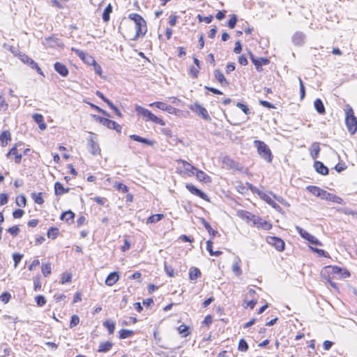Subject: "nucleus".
Instances as JSON below:
<instances>
[{
  "label": "nucleus",
  "instance_id": "obj_11",
  "mask_svg": "<svg viewBox=\"0 0 357 357\" xmlns=\"http://www.w3.org/2000/svg\"><path fill=\"white\" fill-rule=\"evenodd\" d=\"M266 241L279 252L284 250V241L279 237L268 236L266 238Z\"/></svg>",
  "mask_w": 357,
  "mask_h": 357
},
{
  "label": "nucleus",
  "instance_id": "obj_40",
  "mask_svg": "<svg viewBox=\"0 0 357 357\" xmlns=\"http://www.w3.org/2000/svg\"><path fill=\"white\" fill-rule=\"evenodd\" d=\"M60 234V231L58 227H51L47 231V236L49 238L52 240L56 238Z\"/></svg>",
  "mask_w": 357,
  "mask_h": 357
},
{
  "label": "nucleus",
  "instance_id": "obj_16",
  "mask_svg": "<svg viewBox=\"0 0 357 357\" xmlns=\"http://www.w3.org/2000/svg\"><path fill=\"white\" fill-rule=\"evenodd\" d=\"M250 58L252 63L255 66L257 71L262 70V66H266L270 63V60L267 58L260 57L256 58L252 53H250Z\"/></svg>",
  "mask_w": 357,
  "mask_h": 357
},
{
  "label": "nucleus",
  "instance_id": "obj_15",
  "mask_svg": "<svg viewBox=\"0 0 357 357\" xmlns=\"http://www.w3.org/2000/svg\"><path fill=\"white\" fill-rule=\"evenodd\" d=\"M71 50L74 52L79 59L86 65L91 66L95 60L94 57L88 53L83 52L79 49L72 47Z\"/></svg>",
  "mask_w": 357,
  "mask_h": 357
},
{
  "label": "nucleus",
  "instance_id": "obj_58",
  "mask_svg": "<svg viewBox=\"0 0 357 357\" xmlns=\"http://www.w3.org/2000/svg\"><path fill=\"white\" fill-rule=\"evenodd\" d=\"M79 323V317L77 314H74L71 317V319L70 321L69 327L70 328H73L75 326H77Z\"/></svg>",
  "mask_w": 357,
  "mask_h": 357
},
{
  "label": "nucleus",
  "instance_id": "obj_64",
  "mask_svg": "<svg viewBox=\"0 0 357 357\" xmlns=\"http://www.w3.org/2000/svg\"><path fill=\"white\" fill-rule=\"evenodd\" d=\"M347 168V165L344 162H338L334 167L335 171L340 173Z\"/></svg>",
  "mask_w": 357,
  "mask_h": 357
},
{
  "label": "nucleus",
  "instance_id": "obj_33",
  "mask_svg": "<svg viewBox=\"0 0 357 357\" xmlns=\"http://www.w3.org/2000/svg\"><path fill=\"white\" fill-rule=\"evenodd\" d=\"M130 137L135 141V142H141V143H143V144H147V145H149V146H153L154 145V143L155 142L154 141H152V140H150V139H148L146 138H144V137H142L137 135H131L130 136Z\"/></svg>",
  "mask_w": 357,
  "mask_h": 357
},
{
  "label": "nucleus",
  "instance_id": "obj_1",
  "mask_svg": "<svg viewBox=\"0 0 357 357\" xmlns=\"http://www.w3.org/2000/svg\"><path fill=\"white\" fill-rule=\"evenodd\" d=\"M128 18L135 24V31L132 24L128 22L122 20L119 26V32L123 38L130 40H137L139 38H143L148 31L146 21L138 13H130Z\"/></svg>",
  "mask_w": 357,
  "mask_h": 357
},
{
  "label": "nucleus",
  "instance_id": "obj_35",
  "mask_svg": "<svg viewBox=\"0 0 357 357\" xmlns=\"http://www.w3.org/2000/svg\"><path fill=\"white\" fill-rule=\"evenodd\" d=\"M320 152L319 144L317 142L313 143L310 148V155L313 159H317Z\"/></svg>",
  "mask_w": 357,
  "mask_h": 357
},
{
  "label": "nucleus",
  "instance_id": "obj_42",
  "mask_svg": "<svg viewBox=\"0 0 357 357\" xmlns=\"http://www.w3.org/2000/svg\"><path fill=\"white\" fill-rule=\"evenodd\" d=\"M165 218V215L162 213L153 214L149 216L146 220V224H153L160 221Z\"/></svg>",
  "mask_w": 357,
  "mask_h": 357
},
{
  "label": "nucleus",
  "instance_id": "obj_43",
  "mask_svg": "<svg viewBox=\"0 0 357 357\" xmlns=\"http://www.w3.org/2000/svg\"><path fill=\"white\" fill-rule=\"evenodd\" d=\"M33 290L35 291H39L42 289L41 276L37 274L33 279Z\"/></svg>",
  "mask_w": 357,
  "mask_h": 357
},
{
  "label": "nucleus",
  "instance_id": "obj_19",
  "mask_svg": "<svg viewBox=\"0 0 357 357\" xmlns=\"http://www.w3.org/2000/svg\"><path fill=\"white\" fill-rule=\"evenodd\" d=\"M322 199H325L326 201H330L333 203H336V204H344V202L342 198H341L340 197H339L335 194H332L325 190H324V192L323 194Z\"/></svg>",
  "mask_w": 357,
  "mask_h": 357
},
{
  "label": "nucleus",
  "instance_id": "obj_55",
  "mask_svg": "<svg viewBox=\"0 0 357 357\" xmlns=\"http://www.w3.org/2000/svg\"><path fill=\"white\" fill-rule=\"evenodd\" d=\"M236 22L237 16L235 14H232L230 15V18L227 22V26L232 29L236 26Z\"/></svg>",
  "mask_w": 357,
  "mask_h": 357
},
{
  "label": "nucleus",
  "instance_id": "obj_44",
  "mask_svg": "<svg viewBox=\"0 0 357 357\" xmlns=\"http://www.w3.org/2000/svg\"><path fill=\"white\" fill-rule=\"evenodd\" d=\"M43 195V192H33L31 193V198L33 199L36 204L42 205L45 202Z\"/></svg>",
  "mask_w": 357,
  "mask_h": 357
},
{
  "label": "nucleus",
  "instance_id": "obj_20",
  "mask_svg": "<svg viewBox=\"0 0 357 357\" xmlns=\"http://www.w3.org/2000/svg\"><path fill=\"white\" fill-rule=\"evenodd\" d=\"M236 215L243 220H245L247 223H249L250 222L253 223V220L255 219L257 216L246 210L237 211Z\"/></svg>",
  "mask_w": 357,
  "mask_h": 357
},
{
  "label": "nucleus",
  "instance_id": "obj_46",
  "mask_svg": "<svg viewBox=\"0 0 357 357\" xmlns=\"http://www.w3.org/2000/svg\"><path fill=\"white\" fill-rule=\"evenodd\" d=\"M103 326L105 327L109 335L114 333L115 330V323L110 320H106L103 322Z\"/></svg>",
  "mask_w": 357,
  "mask_h": 357
},
{
  "label": "nucleus",
  "instance_id": "obj_36",
  "mask_svg": "<svg viewBox=\"0 0 357 357\" xmlns=\"http://www.w3.org/2000/svg\"><path fill=\"white\" fill-rule=\"evenodd\" d=\"M112 347L113 343L109 341L100 342L98 346V351L100 353H105L109 351Z\"/></svg>",
  "mask_w": 357,
  "mask_h": 357
},
{
  "label": "nucleus",
  "instance_id": "obj_22",
  "mask_svg": "<svg viewBox=\"0 0 357 357\" xmlns=\"http://www.w3.org/2000/svg\"><path fill=\"white\" fill-rule=\"evenodd\" d=\"M120 278V274L117 271L110 273L105 279V284L108 287L114 285Z\"/></svg>",
  "mask_w": 357,
  "mask_h": 357
},
{
  "label": "nucleus",
  "instance_id": "obj_59",
  "mask_svg": "<svg viewBox=\"0 0 357 357\" xmlns=\"http://www.w3.org/2000/svg\"><path fill=\"white\" fill-rule=\"evenodd\" d=\"M23 255L20 253H14L13 255V259L14 261V268H17L19 263L21 261L23 258Z\"/></svg>",
  "mask_w": 357,
  "mask_h": 357
},
{
  "label": "nucleus",
  "instance_id": "obj_61",
  "mask_svg": "<svg viewBox=\"0 0 357 357\" xmlns=\"http://www.w3.org/2000/svg\"><path fill=\"white\" fill-rule=\"evenodd\" d=\"M8 108V104L6 101L5 98L2 95H0V111L5 112Z\"/></svg>",
  "mask_w": 357,
  "mask_h": 357
},
{
  "label": "nucleus",
  "instance_id": "obj_4",
  "mask_svg": "<svg viewBox=\"0 0 357 357\" xmlns=\"http://www.w3.org/2000/svg\"><path fill=\"white\" fill-rule=\"evenodd\" d=\"M254 145L261 158L268 163L272 162L273 155L271 149L264 142L257 139L254 141Z\"/></svg>",
  "mask_w": 357,
  "mask_h": 357
},
{
  "label": "nucleus",
  "instance_id": "obj_37",
  "mask_svg": "<svg viewBox=\"0 0 357 357\" xmlns=\"http://www.w3.org/2000/svg\"><path fill=\"white\" fill-rule=\"evenodd\" d=\"M201 223L202 224V225L204 227V228L207 230L208 233L211 236H215L216 235H219L218 234V231H216V230H214L211 225L204 218H202L201 220H200Z\"/></svg>",
  "mask_w": 357,
  "mask_h": 357
},
{
  "label": "nucleus",
  "instance_id": "obj_39",
  "mask_svg": "<svg viewBox=\"0 0 357 357\" xmlns=\"http://www.w3.org/2000/svg\"><path fill=\"white\" fill-rule=\"evenodd\" d=\"M112 6L111 3H109L102 13V20L105 23H107L110 20V14L112 13Z\"/></svg>",
  "mask_w": 357,
  "mask_h": 357
},
{
  "label": "nucleus",
  "instance_id": "obj_26",
  "mask_svg": "<svg viewBox=\"0 0 357 357\" xmlns=\"http://www.w3.org/2000/svg\"><path fill=\"white\" fill-rule=\"evenodd\" d=\"M313 167L317 173L323 176L328 174V169L322 162L316 160L313 164Z\"/></svg>",
  "mask_w": 357,
  "mask_h": 357
},
{
  "label": "nucleus",
  "instance_id": "obj_2",
  "mask_svg": "<svg viewBox=\"0 0 357 357\" xmlns=\"http://www.w3.org/2000/svg\"><path fill=\"white\" fill-rule=\"evenodd\" d=\"M350 276L349 271L338 266H326L321 271V277L327 281L331 286L335 289H338L337 284L333 280H342Z\"/></svg>",
  "mask_w": 357,
  "mask_h": 357
},
{
  "label": "nucleus",
  "instance_id": "obj_53",
  "mask_svg": "<svg viewBox=\"0 0 357 357\" xmlns=\"http://www.w3.org/2000/svg\"><path fill=\"white\" fill-rule=\"evenodd\" d=\"M178 16L176 13H172L168 17V24L171 26H174L178 22Z\"/></svg>",
  "mask_w": 357,
  "mask_h": 357
},
{
  "label": "nucleus",
  "instance_id": "obj_32",
  "mask_svg": "<svg viewBox=\"0 0 357 357\" xmlns=\"http://www.w3.org/2000/svg\"><path fill=\"white\" fill-rule=\"evenodd\" d=\"M69 191L70 188H65L61 183L56 182L54 183V193L56 195H61L65 193H68Z\"/></svg>",
  "mask_w": 357,
  "mask_h": 357
},
{
  "label": "nucleus",
  "instance_id": "obj_34",
  "mask_svg": "<svg viewBox=\"0 0 357 357\" xmlns=\"http://www.w3.org/2000/svg\"><path fill=\"white\" fill-rule=\"evenodd\" d=\"M41 273L45 278H48L52 274V264L50 262L42 264Z\"/></svg>",
  "mask_w": 357,
  "mask_h": 357
},
{
  "label": "nucleus",
  "instance_id": "obj_21",
  "mask_svg": "<svg viewBox=\"0 0 357 357\" xmlns=\"http://www.w3.org/2000/svg\"><path fill=\"white\" fill-rule=\"evenodd\" d=\"M12 140L11 132L9 130H3L0 133V146L1 147L7 146Z\"/></svg>",
  "mask_w": 357,
  "mask_h": 357
},
{
  "label": "nucleus",
  "instance_id": "obj_23",
  "mask_svg": "<svg viewBox=\"0 0 357 357\" xmlns=\"http://www.w3.org/2000/svg\"><path fill=\"white\" fill-rule=\"evenodd\" d=\"M194 175H195L197 179L200 182L209 183L212 181L211 177L210 176L206 174L204 171L198 169L197 168L196 169H195Z\"/></svg>",
  "mask_w": 357,
  "mask_h": 357
},
{
  "label": "nucleus",
  "instance_id": "obj_30",
  "mask_svg": "<svg viewBox=\"0 0 357 357\" xmlns=\"http://www.w3.org/2000/svg\"><path fill=\"white\" fill-rule=\"evenodd\" d=\"M75 216V213L72 211L68 210L61 213L60 219L67 223H71L74 221Z\"/></svg>",
  "mask_w": 357,
  "mask_h": 357
},
{
  "label": "nucleus",
  "instance_id": "obj_17",
  "mask_svg": "<svg viewBox=\"0 0 357 357\" xmlns=\"http://www.w3.org/2000/svg\"><path fill=\"white\" fill-rule=\"evenodd\" d=\"M89 149L93 155H100L101 154L100 147L96 140V137L91 135L89 139Z\"/></svg>",
  "mask_w": 357,
  "mask_h": 357
},
{
  "label": "nucleus",
  "instance_id": "obj_9",
  "mask_svg": "<svg viewBox=\"0 0 357 357\" xmlns=\"http://www.w3.org/2000/svg\"><path fill=\"white\" fill-rule=\"evenodd\" d=\"M21 145H22L21 142L15 143L6 155L8 158L14 161L17 165L20 164L22 160V154L18 150V147Z\"/></svg>",
  "mask_w": 357,
  "mask_h": 357
},
{
  "label": "nucleus",
  "instance_id": "obj_24",
  "mask_svg": "<svg viewBox=\"0 0 357 357\" xmlns=\"http://www.w3.org/2000/svg\"><path fill=\"white\" fill-rule=\"evenodd\" d=\"M214 77L216 81L222 86H227L229 85V82L225 77L222 72L219 69H215L213 72Z\"/></svg>",
  "mask_w": 357,
  "mask_h": 357
},
{
  "label": "nucleus",
  "instance_id": "obj_28",
  "mask_svg": "<svg viewBox=\"0 0 357 357\" xmlns=\"http://www.w3.org/2000/svg\"><path fill=\"white\" fill-rule=\"evenodd\" d=\"M33 119L34 121L38 125L40 130H44L47 128V125L42 114L36 113L33 115Z\"/></svg>",
  "mask_w": 357,
  "mask_h": 357
},
{
  "label": "nucleus",
  "instance_id": "obj_8",
  "mask_svg": "<svg viewBox=\"0 0 357 357\" xmlns=\"http://www.w3.org/2000/svg\"><path fill=\"white\" fill-rule=\"evenodd\" d=\"M94 119L96 121L99 122L102 126H105L108 129L114 130L118 133L121 132L122 127L118 123L114 121L110 120L107 118L94 115Z\"/></svg>",
  "mask_w": 357,
  "mask_h": 357
},
{
  "label": "nucleus",
  "instance_id": "obj_12",
  "mask_svg": "<svg viewBox=\"0 0 357 357\" xmlns=\"http://www.w3.org/2000/svg\"><path fill=\"white\" fill-rule=\"evenodd\" d=\"M252 225L256 227L257 229L265 231L271 230L273 227V225L270 221H267L257 215L255 219L253 220Z\"/></svg>",
  "mask_w": 357,
  "mask_h": 357
},
{
  "label": "nucleus",
  "instance_id": "obj_52",
  "mask_svg": "<svg viewBox=\"0 0 357 357\" xmlns=\"http://www.w3.org/2000/svg\"><path fill=\"white\" fill-rule=\"evenodd\" d=\"M35 301L38 307H43L47 303V300H46L45 297L43 295L36 296L35 297Z\"/></svg>",
  "mask_w": 357,
  "mask_h": 357
},
{
  "label": "nucleus",
  "instance_id": "obj_5",
  "mask_svg": "<svg viewBox=\"0 0 357 357\" xmlns=\"http://www.w3.org/2000/svg\"><path fill=\"white\" fill-rule=\"evenodd\" d=\"M135 110L137 114L142 115L146 121H151L162 126H164L166 124L165 121L162 118L158 117L150 110L145 109L142 106L136 105Z\"/></svg>",
  "mask_w": 357,
  "mask_h": 357
},
{
  "label": "nucleus",
  "instance_id": "obj_18",
  "mask_svg": "<svg viewBox=\"0 0 357 357\" xmlns=\"http://www.w3.org/2000/svg\"><path fill=\"white\" fill-rule=\"evenodd\" d=\"M297 230L299 233V234L305 240L309 241L310 243L315 245H321V243L313 235L310 234L307 231L298 227Z\"/></svg>",
  "mask_w": 357,
  "mask_h": 357
},
{
  "label": "nucleus",
  "instance_id": "obj_6",
  "mask_svg": "<svg viewBox=\"0 0 357 357\" xmlns=\"http://www.w3.org/2000/svg\"><path fill=\"white\" fill-rule=\"evenodd\" d=\"M176 162L178 165H181V168L177 167L176 169V173L179 175L183 176H192L195 174V169H196V167L190 163L182 159L176 160Z\"/></svg>",
  "mask_w": 357,
  "mask_h": 357
},
{
  "label": "nucleus",
  "instance_id": "obj_47",
  "mask_svg": "<svg viewBox=\"0 0 357 357\" xmlns=\"http://www.w3.org/2000/svg\"><path fill=\"white\" fill-rule=\"evenodd\" d=\"M15 204L17 206L24 208L26 206V199L25 195H20L15 198Z\"/></svg>",
  "mask_w": 357,
  "mask_h": 357
},
{
  "label": "nucleus",
  "instance_id": "obj_49",
  "mask_svg": "<svg viewBox=\"0 0 357 357\" xmlns=\"http://www.w3.org/2000/svg\"><path fill=\"white\" fill-rule=\"evenodd\" d=\"M120 339H126L131 337L134 334V331L127 329H121L119 332Z\"/></svg>",
  "mask_w": 357,
  "mask_h": 357
},
{
  "label": "nucleus",
  "instance_id": "obj_14",
  "mask_svg": "<svg viewBox=\"0 0 357 357\" xmlns=\"http://www.w3.org/2000/svg\"><path fill=\"white\" fill-rule=\"evenodd\" d=\"M190 109L192 112L198 114L204 119L210 120L211 118L206 109L200 104H199L198 102H195L193 105H191L190 106Z\"/></svg>",
  "mask_w": 357,
  "mask_h": 357
},
{
  "label": "nucleus",
  "instance_id": "obj_7",
  "mask_svg": "<svg viewBox=\"0 0 357 357\" xmlns=\"http://www.w3.org/2000/svg\"><path fill=\"white\" fill-rule=\"evenodd\" d=\"M16 56L24 64L29 66L31 68L36 70L37 73L40 75H44L42 69L39 67L38 64L27 54L19 52Z\"/></svg>",
  "mask_w": 357,
  "mask_h": 357
},
{
  "label": "nucleus",
  "instance_id": "obj_60",
  "mask_svg": "<svg viewBox=\"0 0 357 357\" xmlns=\"http://www.w3.org/2000/svg\"><path fill=\"white\" fill-rule=\"evenodd\" d=\"M200 66H190V74L192 78H197L199 73Z\"/></svg>",
  "mask_w": 357,
  "mask_h": 357
},
{
  "label": "nucleus",
  "instance_id": "obj_10",
  "mask_svg": "<svg viewBox=\"0 0 357 357\" xmlns=\"http://www.w3.org/2000/svg\"><path fill=\"white\" fill-rule=\"evenodd\" d=\"M222 163L223 167L227 169L238 172H241L243 170V167L241 165V164L230 158L229 155H225L222 157Z\"/></svg>",
  "mask_w": 357,
  "mask_h": 357
},
{
  "label": "nucleus",
  "instance_id": "obj_54",
  "mask_svg": "<svg viewBox=\"0 0 357 357\" xmlns=\"http://www.w3.org/2000/svg\"><path fill=\"white\" fill-rule=\"evenodd\" d=\"M197 17L198 19L199 22L201 23V22H204L206 24L211 23L212 22L213 19V16L212 15H210L206 16V17H203L200 14H198Z\"/></svg>",
  "mask_w": 357,
  "mask_h": 357
},
{
  "label": "nucleus",
  "instance_id": "obj_27",
  "mask_svg": "<svg viewBox=\"0 0 357 357\" xmlns=\"http://www.w3.org/2000/svg\"><path fill=\"white\" fill-rule=\"evenodd\" d=\"M249 294L252 297L251 300H248V298H245L244 304L246 307H250V309H253L257 303V300L255 298L256 292L254 289L249 290Z\"/></svg>",
  "mask_w": 357,
  "mask_h": 357
},
{
  "label": "nucleus",
  "instance_id": "obj_25",
  "mask_svg": "<svg viewBox=\"0 0 357 357\" xmlns=\"http://www.w3.org/2000/svg\"><path fill=\"white\" fill-rule=\"evenodd\" d=\"M54 68L57 73H59L62 77H67L68 75L69 71L66 65L60 62H56L54 64Z\"/></svg>",
  "mask_w": 357,
  "mask_h": 357
},
{
  "label": "nucleus",
  "instance_id": "obj_31",
  "mask_svg": "<svg viewBox=\"0 0 357 357\" xmlns=\"http://www.w3.org/2000/svg\"><path fill=\"white\" fill-rule=\"evenodd\" d=\"M189 279L190 280H196L198 278H201L202 272L200 270L195 266H192L189 269Z\"/></svg>",
  "mask_w": 357,
  "mask_h": 357
},
{
  "label": "nucleus",
  "instance_id": "obj_38",
  "mask_svg": "<svg viewBox=\"0 0 357 357\" xmlns=\"http://www.w3.org/2000/svg\"><path fill=\"white\" fill-rule=\"evenodd\" d=\"M231 269L237 276H240L242 274L241 261L239 258H237L236 260L233 263Z\"/></svg>",
  "mask_w": 357,
  "mask_h": 357
},
{
  "label": "nucleus",
  "instance_id": "obj_51",
  "mask_svg": "<svg viewBox=\"0 0 357 357\" xmlns=\"http://www.w3.org/2000/svg\"><path fill=\"white\" fill-rule=\"evenodd\" d=\"M114 186L116 190L123 193H128L129 191L128 187L121 182H116Z\"/></svg>",
  "mask_w": 357,
  "mask_h": 357
},
{
  "label": "nucleus",
  "instance_id": "obj_57",
  "mask_svg": "<svg viewBox=\"0 0 357 357\" xmlns=\"http://www.w3.org/2000/svg\"><path fill=\"white\" fill-rule=\"evenodd\" d=\"M212 322L213 317L211 314H208L204 317V320L202 321V324L205 326L207 328V329H208Z\"/></svg>",
  "mask_w": 357,
  "mask_h": 357
},
{
  "label": "nucleus",
  "instance_id": "obj_3",
  "mask_svg": "<svg viewBox=\"0 0 357 357\" xmlns=\"http://www.w3.org/2000/svg\"><path fill=\"white\" fill-rule=\"evenodd\" d=\"M345 123L348 131L354 135L357 131V119L354 116V112L349 105H347L344 109Z\"/></svg>",
  "mask_w": 357,
  "mask_h": 357
},
{
  "label": "nucleus",
  "instance_id": "obj_48",
  "mask_svg": "<svg viewBox=\"0 0 357 357\" xmlns=\"http://www.w3.org/2000/svg\"><path fill=\"white\" fill-rule=\"evenodd\" d=\"M72 273L65 272L61 274L60 284H64L66 283H70L72 282Z\"/></svg>",
  "mask_w": 357,
  "mask_h": 357
},
{
  "label": "nucleus",
  "instance_id": "obj_41",
  "mask_svg": "<svg viewBox=\"0 0 357 357\" xmlns=\"http://www.w3.org/2000/svg\"><path fill=\"white\" fill-rule=\"evenodd\" d=\"M314 106L317 112L320 114H324L326 112L325 107L321 99L317 98L314 102Z\"/></svg>",
  "mask_w": 357,
  "mask_h": 357
},
{
  "label": "nucleus",
  "instance_id": "obj_63",
  "mask_svg": "<svg viewBox=\"0 0 357 357\" xmlns=\"http://www.w3.org/2000/svg\"><path fill=\"white\" fill-rule=\"evenodd\" d=\"M166 105L167 104L163 102L156 101V102H152V103L149 104V106L150 107H155L158 109H160L164 111L165 109Z\"/></svg>",
  "mask_w": 357,
  "mask_h": 357
},
{
  "label": "nucleus",
  "instance_id": "obj_29",
  "mask_svg": "<svg viewBox=\"0 0 357 357\" xmlns=\"http://www.w3.org/2000/svg\"><path fill=\"white\" fill-rule=\"evenodd\" d=\"M306 190L313 195L321 197L322 199L324 192V189H321V188L316 185H308L306 187Z\"/></svg>",
  "mask_w": 357,
  "mask_h": 357
},
{
  "label": "nucleus",
  "instance_id": "obj_56",
  "mask_svg": "<svg viewBox=\"0 0 357 357\" xmlns=\"http://www.w3.org/2000/svg\"><path fill=\"white\" fill-rule=\"evenodd\" d=\"M10 298L11 295L8 291H5L0 295V301H1L4 304L8 303L10 301Z\"/></svg>",
  "mask_w": 357,
  "mask_h": 357
},
{
  "label": "nucleus",
  "instance_id": "obj_50",
  "mask_svg": "<svg viewBox=\"0 0 357 357\" xmlns=\"http://www.w3.org/2000/svg\"><path fill=\"white\" fill-rule=\"evenodd\" d=\"M249 349L247 342L244 339H241L238 344V350L242 352H246Z\"/></svg>",
  "mask_w": 357,
  "mask_h": 357
},
{
  "label": "nucleus",
  "instance_id": "obj_13",
  "mask_svg": "<svg viewBox=\"0 0 357 357\" xmlns=\"http://www.w3.org/2000/svg\"><path fill=\"white\" fill-rule=\"evenodd\" d=\"M185 188L191 194L200 197L201 199H204V201H206L208 202H210L209 197L206 193L202 192L201 190L196 188L192 183H186Z\"/></svg>",
  "mask_w": 357,
  "mask_h": 357
},
{
  "label": "nucleus",
  "instance_id": "obj_45",
  "mask_svg": "<svg viewBox=\"0 0 357 357\" xmlns=\"http://www.w3.org/2000/svg\"><path fill=\"white\" fill-rule=\"evenodd\" d=\"M177 331L183 337H186L190 334V328L185 324L180 325L177 328Z\"/></svg>",
  "mask_w": 357,
  "mask_h": 357
},
{
  "label": "nucleus",
  "instance_id": "obj_62",
  "mask_svg": "<svg viewBox=\"0 0 357 357\" xmlns=\"http://www.w3.org/2000/svg\"><path fill=\"white\" fill-rule=\"evenodd\" d=\"M7 231L10 234H11L13 236L15 237L19 234L20 230L17 225H15L11 227H9L7 229Z\"/></svg>",
  "mask_w": 357,
  "mask_h": 357
}]
</instances>
